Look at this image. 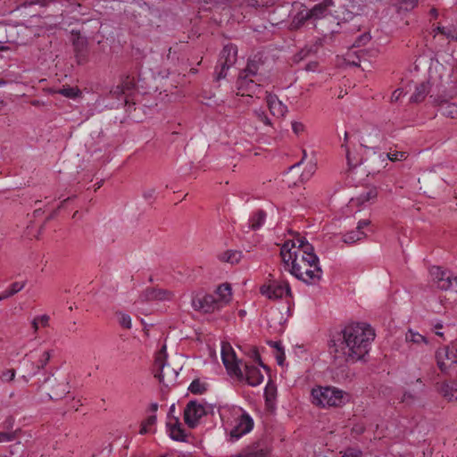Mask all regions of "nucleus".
Returning <instances> with one entry per match:
<instances>
[{
  "label": "nucleus",
  "instance_id": "f257e3e1",
  "mask_svg": "<svg viewBox=\"0 0 457 457\" xmlns=\"http://www.w3.org/2000/svg\"><path fill=\"white\" fill-rule=\"evenodd\" d=\"M375 336L374 329L367 323L349 324L331 336L329 353L340 362L355 363L368 354Z\"/></svg>",
  "mask_w": 457,
  "mask_h": 457
},
{
  "label": "nucleus",
  "instance_id": "f03ea898",
  "mask_svg": "<svg viewBox=\"0 0 457 457\" xmlns=\"http://www.w3.org/2000/svg\"><path fill=\"white\" fill-rule=\"evenodd\" d=\"M295 242L287 240L280 248V256L289 272L306 284H317L322 277L318 256L312 245L303 246V250H295Z\"/></svg>",
  "mask_w": 457,
  "mask_h": 457
},
{
  "label": "nucleus",
  "instance_id": "7ed1b4c3",
  "mask_svg": "<svg viewBox=\"0 0 457 457\" xmlns=\"http://www.w3.org/2000/svg\"><path fill=\"white\" fill-rule=\"evenodd\" d=\"M312 396L316 405L338 407L345 403L347 395L337 387L326 386L313 388Z\"/></svg>",
  "mask_w": 457,
  "mask_h": 457
},
{
  "label": "nucleus",
  "instance_id": "20e7f679",
  "mask_svg": "<svg viewBox=\"0 0 457 457\" xmlns=\"http://www.w3.org/2000/svg\"><path fill=\"white\" fill-rule=\"evenodd\" d=\"M166 346L163 345L155 354L154 368L155 371L154 377L157 378L163 386H169L175 382L179 373L166 365Z\"/></svg>",
  "mask_w": 457,
  "mask_h": 457
},
{
  "label": "nucleus",
  "instance_id": "39448f33",
  "mask_svg": "<svg viewBox=\"0 0 457 457\" xmlns=\"http://www.w3.org/2000/svg\"><path fill=\"white\" fill-rule=\"evenodd\" d=\"M266 80V78H251L245 75L238 74L236 86L237 94L242 96H256L260 98V94L262 92V83Z\"/></svg>",
  "mask_w": 457,
  "mask_h": 457
},
{
  "label": "nucleus",
  "instance_id": "423d86ee",
  "mask_svg": "<svg viewBox=\"0 0 457 457\" xmlns=\"http://www.w3.org/2000/svg\"><path fill=\"white\" fill-rule=\"evenodd\" d=\"M221 359L228 373L230 376H235L238 379L244 378V372L240 367L242 361L237 358L234 350L228 344L222 345Z\"/></svg>",
  "mask_w": 457,
  "mask_h": 457
},
{
  "label": "nucleus",
  "instance_id": "0eeeda50",
  "mask_svg": "<svg viewBox=\"0 0 457 457\" xmlns=\"http://www.w3.org/2000/svg\"><path fill=\"white\" fill-rule=\"evenodd\" d=\"M192 306L204 313H212L223 308L217 296L212 294H197L192 300Z\"/></svg>",
  "mask_w": 457,
  "mask_h": 457
},
{
  "label": "nucleus",
  "instance_id": "6e6552de",
  "mask_svg": "<svg viewBox=\"0 0 457 457\" xmlns=\"http://www.w3.org/2000/svg\"><path fill=\"white\" fill-rule=\"evenodd\" d=\"M208 411L206 406L196 400L189 401L184 410V420L185 423L191 428L197 426L199 420Z\"/></svg>",
  "mask_w": 457,
  "mask_h": 457
},
{
  "label": "nucleus",
  "instance_id": "1a4fd4ad",
  "mask_svg": "<svg viewBox=\"0 0 457 457\" xmlns=\"http://www.w3.org/2000/svg\"><path fill=\"white\" fill-rule=\"evenodd\" d=\"M262 295L269 299H280L285 295H291V288L287 282L270 281L268 285H263L260 288Z\"/></svg>",
  "mask_w": 457,
  "mask_h": 457
},
{
  "label": "nucleus",
  "instance_id": "9d476101",
  "mask_svg": "<svg viewBox=\"0 0 457 457\" xmlns=\"http://www.w3.org/2000/svg\"><path fill=\"white\" fill-rule=\"evenodd\" d=\"M172 298L173 293L171 291L159 287H146L140 293L137 303L170 301Z\"/></svg>",
  "mask_w": 457,
  "mask_h": 457
},
{
  "label": "nucleus",
  "instance_id": "9b49d317",
  "mask_svg": "<svg viewBox=\"0 0 457 457\" xmlns=\"http://www.w3.org/2000/svg\"><path fill=\"white\" fill-rule=\"evenodd\" d=\"M435 359L438 369L446 373L450 368L457 363V355L449 346L439 347L435 353Z\"/></svg>",
  "mask_w": 457,
  "mask_h": 457
},
{
  "label": "nucleus",
  "instance_id": "f8f14e48",
  "mask_svg": "<svg viewBox=\"0 0 457 457\" xmlns=\"http://www.w3.org/2000/svg\"><path fill=\"white\" fill-rule=\"evenodd\" d=\"M253 428V420L249 414L244 412L237 420V425L230 430V441L238 440L242 436L249 433Z\"/></svg>",
  "mask_w": 457,
  "mask_h": 457
},
{
  "label": "nucleus",
  "instance_id": "ddd939ff",
  "mask_svg": "<svg viewBox=\"0 0 457 457\" xmlns=\"http://www.w3.org/2000/svg\"><path fill=\"white\" fill-rule=\"evenodd\" d=\"M71 34L74 37L72 45L77 62L84 64L87 62V40L86 37H81L79 31L72 30Z\"/></svg>",
  "mask_w": 457,
  "mask_h": 457
},
{
  "label": "nucleus",
  "instance_id": "4468645a",
  "mask_svg": "<svg viewBox=\"0 0 457 457\" xmlns=\"http://www.w3.org/2000/svg\"><path fill=\"white\" fill-rule=\"evenodd\" d=\"M334 0H323L322 2L316 4L312 8L307 10L312 19V22H315L321 20L328 15L332 14V8L335 7Z\"/></svg>",
  "mask_w": 457,
  "mask_h": 457
},
{
  "label": "nucleus",
  "instance_id": "2eb2a0df",
  "mask_svg": "<svg viewBox=\"0 0 457 457\" xmlns=\"http://www.w3.org/2000/svg\"><path fill=\"white\" fill-rule=\"evenodd\" d=\"M266 94V102L268 108L270 113L277 117L282 118L287 112V107L285 105L276 95H273L269 92H265Z\"/></svg>",
  "mask_w": 457,
  "mask_h": 457
},
{
  "label": "nucleus",
  "instance_id": "dca6fc26",
  "mask_svg": "<svg viewBox=\"0 0 457 457\" xmlns=\"http://www.w3.org/2000/svg\"><path fill=\"white\" fill-rule=\"evenodd\" d=\"M70 383L67 378L58 380L54 378L52 381L51 393H49V397L52 400L62 399L70 392Z\"/></svg>",
  "mask_w": 457,
  "mask_h": 457
},
{
  "label": "nucleus",
  "instance_id": "f3484780",
  "mask_svg": "<svg viewBox=\"0 0 457 457\" xmlns=\"http://www.w3.org/2000/svg\"><path fill=\"white\" fill-rule=\"evenodd\" d=\"M430 274L438 288L442 290H449V285L451 284L453 274L441 270L440 267H433L430 270Z\"/></svg>",
  "mask_w": 457,
  "mask_h": 457
},
{
  "label": "nucleus",
  "instance_id": "a211bd4d",
  "mask_svg": "<svg viewBox=\"0 0 457 457\" xmlns=\"http://www.w3.org/2000/svg\"><path fill=\"white\" fill-rule=\"evenodd\" d=\"M262 66V62L261 57L254 55L253 58L248 59L246 67L242 70L239 74L245 75L247 77L258 79V78H265L260 72L261 67Z\"/></svg>",
  "mask_w": 457,
  "mask_h": 457
},
{
  "label": "nucleus",
  "instance_id": "6ab92c4d",
  "mask_svg": "<svg viewBox=\"0 0 457 457\" xmlns=\"http://www.w3.org/2000/svg\"><path fill=\"white\" fill-rule=\"evenodd\" d=\"M262 66V62L261 57L254 55L253 58L248 59L246 67L242 70L239 74L245 75L247 77L258 79V78H265L260 72L261 67Z\"/></svg>",
  "mask_w": 457,
  "mask_h": 457
},
{
  "label": "nucleus",
  "instance_id": "aec40b11",
  "mask_svg": "<svg viewBox=\"0 0 457 457\" xmlns=\"http://www.w3.org/2000/svg\"><path fill=\"white\" fill-rule=\"evenodd\" d=\"M244 367V378L248 385L256 386L263 381V375L257 367L247 363H245Z\"/></svg>",
  "mask_w": 457,
  "mask_h": 457
},
{
  "label": "nucleus",
  "instance_id": "412c9836",
  "mask_svg": "<svg viewBox=\"0 0 457 457\" xmlns=\"http://www.w3.org/2000/svg\"><path fill=\"white\" fill-rule=\"evenodd\" d=\"M237 48L235 45H226L220 52L219 62L232 66L237 61Z\"/></svg>",
  "mask_w": 457,
  "mask_h": 457
},
{
  "label": "nucleus",
  "instance_id": "4be33fe9",
  "mask_svg": "<svg viewBox=\"0 0 457 457\" xmlns=\"http://www.w3.org/2000/svg\"><path fill=\"white\" fill-rule=\"evenodd\" d=\"M167 427L169 428L170 436L172 439L177 441H185L187 435L178 418L170 419V420L167 423Z\"/></svg>",
  "mask_w": 457,
  "mask_h": 457
},
{
  "label": "nucleus",
  "instance_id": "5701e85b",
  "mask_svg": "<svg viewBox=\"0 0 457 457\" xmlns=\"http://www.w3.org/2000/svg\"><path fill=\"white\" fill-rule=\"evenodd\" d=\"M429 91H430L429 81H424V82L419 84L415 87V90H414L412 96H411V102L416 103V104L421 103L426 98V96L428 95Z\"/></svg>",
  "mask_w": 457,
  "mask_h": 457
},
{
  "label": "nucleus",
  "instance_id": "b1692460",
  "mask_svg": "<svg viewBox=\"0 0 457 457\" xmlns=\"http://www.w3.org/2000/svg\"><path fill=\"white\" fill-rule=\"evenodd\" d=\"M308 21L312 22V19L309 15L308 11L307 10L299 11L293 17V19L290 22V29H294V30L299 29L303 25H305L306 22H308Z\"/></svg>",
  "mask_w": 457,
  "mask_h": 457
},
{
  "label": "nucleus",
  "instance_id": "393cba45",
  "mask_svg": "<svg viewBox=\"0 0 457 457\" xmlns=\"http://www.w3.org/2000/svg\"><path fill=\"white\" fill-rule=\"evenodd\" d=\"M438 112L445 117L457 119V104L448 101H441L438 104Z\"/></svg>",
  "mask_w": 457,
  "mask_h": 457
},
{
  "label": "nucleus",
  "instance_id": "a878e982",
  "mask_svg": "<svg viewBox=\"0 0 457 457\" xmlns=\"http://www.w3.org/2000/svg\"><path fill=\"white\" fill-rule=\"evenodd\" d=\"M213 295L217 296V300L224 307L231 299V287L228 284H222L218 287Z\"/></svg>",
  "mask_w": 457,
  "mask_h": 457
},
{
  "label": "nucleus",
  "instance_id": "bb28decb",
  "mask_svg": "<svg viewBox=\"0 0 457 457\" xmlns=\"http://www.w3.org/2000/svg\"><path fill=\"white\" fill-rule=\"evenodd\" d=\"M378 196V190L376 187H370L366 192L361 194L355 199H352V203H355L357 205H362L370 201H373Z\"/></svg>",
  "mask_w": 457,
  "mask_h": 457
},
{
  "label": "nucleus",
  "instance_id": "cd10ccee",
  "mask_svg": "<svg viewBox=\"0 0 457 457\" xmlns=\"http://www.w3.org/2000/svg\"><path fill=\"white\" fill-rule=\"evenodd\" d=\"M243 257L242 252L237 250H228L224 253H222L219 259L221 262H228L230 264H237L238 263Z\"/></svg>",
  "mask_w": 457,
  "mask_h": 457
},
{
  "label": "nucleus",
  "instance_id": "c85d7f7f",
  "mask_svg": "<svg viewBox=\"0 0 457 457\" xmlns=\"http://www.w3.org/2000/svg\"><path fill=\"white\" fill-rule=\"evenodd\" d=\"M266 212L263 210L255 212L249 220V227L253 230L259 229L264 223Z\"/></svg>",
  "mask_w": 457,
  "mask_h": 457
},
{
  "label": "nucleus",
  "instance_id": "c756f323",
  "mask_svg": "<svg viewBox=\"0 0 457 457\" xmlns=\"http://www.w3.org/2000/svg\"><path fill=\"white\" fill-rule=\"evenodd\" d=\"M441 393L448 400H457V385L445 383L441 386Z\"/></svg>",
  "mask_w": 457,
  "mask_h": 457
},
{
  "label": "nucleus",
  "instance_id": "7c9ffc66",
  "mask_svg": "<svg viewBox=\"0 0 457 457\" xmlns=\"http://www.w3.org/2000/svg\"><path fill=\"white\" fill-rule=\"evenodd\" d=\"M54 93L60 94L71 99H75L81 94L80 90L77 87L70 86H66L58 90H55Z\"/></svg>",
  "mask_w": 457,
  "mask_h": 457
},
{
  "label": "nucleus",
  "instance_id": "2f4dec72",
  "mask_svg": "<svg viewBox=\"0 0 457 457\" xmlns=\"http://www.w3.org/2000/svg\"><path fill=\"white\" fill-rule=\"evenodd\" d=\"M363 237H365V234L362 232V230L356 229L344 235L343 241L345 244H353L361 240Z\"/></svg>",
  "mask_w": 457,
  "mask_h": 457
},
{
  "label": "nucleus",
  "instance_id": "473e14b6",
  "mask_svg": "<svg viewBox=\"0 0 457 457\" xmlns=\"http://www.w3.org/2000/svg\"><path fill=\"white\" fill-rule=\"evenodd\" d=\"M342 147H345L346 160L350 167L354 168L362 162V158L358 154H353L350 149L345 145H342Z\"/></svg>",
  "mask_w": 457,
  "mask_h": 457
},
{
  "label": "nucleus",
  "instance_id": "72a5a7b5",
  "mask_svg": "<svg viewBox=\"0 0 457 457\" xmlns=\"http://www.w3.org/2000/svg\"><path fill=\"white\" fill-rule=\"evenodd\" d=\"M418 4V0H399L396 4L397 11L409 12L413 10Z\"/></svg>",
  "mask_w": 457,
  "mask_h": 457
},
{
  "label": "nucleus",
  "instance_id": "f704fd0d",
  "mask_svg": "<svg viewBox=\"0 0 457 457\" xmlns=\"http://www.w3.org/2000/svg\"><path fill=\"white\" fill-rule=\"evenodd\" d=\"M120 85L127 95L130 94V92L133 91L136 87L134 78L130 77L129 75L121 77Z\"/></svg>",
  "mask_w": 457,
  "mask_h": 457
},
{
  "label": "nucleus",
  "instance_id": "c9c22d12",
  "mask_svg": "<svg viewBox=\"0 0 457 457\" xmlns=\"http://www.w3.org/2000/svg\"><path fill=\"white\" fill-rule=\"evenodd\" d=\"M188 390L194 395H202L206 391V386L199 379H194L191 382Z\"/></svg>",
  "mask_w": 457,
  "mask_h": 457
},
{
  "label": "nucleus",
  "instance_id": "e433bc0d",
  "mask_svg": "<svg viewBox=\"0 0 457 457\" xmlns=\"http://www.w3.org/2000/svg\"><path fill=\"white\" fill-rule=\"evenodd\" d=\"M51 358V353L49 351H45L41 357L38 360V362L35 364L34 362H29V365L31 367H36L37 370H40L41 369H44L46 365L48 363L49 360Z\"/></svg>",
  "mask_w": 457,
  "mask_h": 457
},
{
  "label": "nucleus",
  "instance_id": "4c0bfd02",
  "mask_svg": "<svg viewBox=\"0 0 457 457\" xmlns=\"http://www.w3.org/2000/svg\"><path fill=\"white\" fill-rule=\"evenodd\" d=\"M386 156L391 162H399L405 160L408 157V153L404 151L390 149V151L386 154Z\"/></svg>",
  "mask_w": 457,
  "mask_h": 457
},
{
  "label": "nucleus",
  "instance_id": "58836bf2",
  "mask_svg": "<svg viewBox=\"0 0 457 457\" xmlns=\"http://www.w3.org/2000/svg\"><path fill=\"white\" fill-rule=\"evenodd\" d=\"M407 342H412L414 344H420L421 342L427 343L426 337L419 333L409 330L405 336Z\"/></svg>",
  "mask_w": 457,
  "mask_h": 457
},
{
  "label": "nucleus",
  "instance_id": "ea45409f",
  "mask_svg": "<svg viewBox=\"0 0 457 457\" xmlns=\"http://www.w3.org/2000/svg\"><path fill=\"white\" fill-rule=\"evenodd\" d=\"M230 67V65H227L226 63H220L218 62V65L215 68L216 79L220 80L225 79L227 76L228 70Z\"/></svg>",
  "mask_w": 457,
  "mask_h": 457
},
{
  "label": "nucleus",
  "instance_id": "a19ab883",
  "mask_svg": "<svg viewBox=\"0 0 457 457\" xmlns=\"http://www.w3.org/2000/svg\"><path fill=\"white\" fill-rule=\"evenodd\" d=\"M19 430L12 432H0V443L13 441L18 436Z\"/></svg>",
  "mask_w": 457,
  "mask_h": 457
},
{
  "label": "nucleus",
  "instance_id": "79ce46f5",
  "mask_svg": "<svg viewBox=\"0 0 457 457\" xmlns=\"http://www.w3.org/2000/svg\"><path fill=\"white\" fill-rule=\"evenodd\" d=\"M450 41H457V29L454 26H447L444 35Z\"/></svg>",
  "mask_w": 457,
  "mask_h": 457
},
{
  "label": "nucleus",
  "instance_id": "37998d69",
  "mask_svg": "<svg viewBox=\"0 0 457 457\" xmlns=\"http://www.w3.org/2000/svg\"><path fill=\"white\" fill-rule=\"evenodd\" d=\"M254 114H255V116H256V118L258 119L259 121L262 122L266 126L271 127V125H272L271 121H270V118L268 117V115L265 113L264 111H262V110H255L254 111Z\"/></svg>",
  "mask_w": 457,
  "mask_h": 457
},
{
  "label": "nucleus",
  "instance_id": "c03bdc74",
  "mask_svg": "<svg viewBox=\"0 0 457 457\" xmlns=\"http://www.w3.org/2000/svg\"><path fill=\"white\" fill-rule=\"evenodd\" d=\"M110 95L113 98H116V99H120L123 95H126V92L124 91V89L122 88L120 83L115 87H113L111 90H110Z\"/></svg>",
  "mask_w": 457,
  "mask_h": 457
},
{
  "label": "nucleus",
  "instance_id": "a18cd8bd",
  "mask_svg": "<svg viewBox=\"0 0 457 457\" xmlns=\"http://www.w3.org/2000/svg\"><path fill=\"white\" fill-rule=\"evenodd\" d=\"M15 378V370L13 369H9L6 370H4L2 374L0 375V378L4 382H11Z\"/></svg>",
  "mask_w": 457,
  "mask_h": 457
},
{
  "label": "nucleus",
  "instance_id": "49530a36",
  "mask_svg": "<svg viewBox=\"0 0 457 457\" xmlns=\"http://www.w3.org/2000/svg\"><path fill=\"white\" fill-rule=\"evenodd\" d=\"M25 287V282H13L11 284L8 289L12 291L13 295L21 291Z\"/></svg>",
  "mask_w": 457,
  "mask_h": 457
},
{
  "label": "nucleus",
  "instance_id": "de8ad7c7",
  "mask_svg": "<svg viewBox=\"0 0 457 457\" xmlns=\"http://www.w3.org/2000/svg\"><path fill=\"white\" fill-rule=\"evenodd\" d=\"M304 129H305V127L302 122H299V121L292 122V129L295 134L300 135L301 133H303L304 131Z\"/></svg>",
  "mask_w": 457,
  "mask_h": 457
},
{
  "label": "nucleus",
  "instance_id": "09e8293b",
  "mask_svg": "<svg viewBox=\"0 0 457 457\" xmlns=\"http://www.w3.org/2000/svg\"><path fill=\"white\" fill-rule=\"evenodd\" d=\"M275 357H276L278 364L279 366H283L285 360H286V354H285L284 349H278V352H275Z\"/></svg>",
  "mask_w": 457,
  "mask_h": 457
},
{
  "label": "nucleus",
  "instance_id": "8fccbe9b",
  "mask_svg": "<svg viewBox=\"0 0 457 457\" xmlns=\"http://www.w3.org/2000/svg\"><path fill=\"white\" fill-rule=\"evenodd\" d=\"M294 241L295 242V248L293 249V251H295V250H303V246H305V245H312L307 241H305V239L303 238V237H298V238H296Z\"/></svg>",
  "mask_w": 457,
  "mask_h": 457
},
{
  "label": "nucleus",
  "instance_id": "3c124183",
  "mask_svg": "<svg viewBox=\"0 0 457 457\" xmlns=\"http://www.w3.org/2000/svg\"><path fill=\"white\" fill-rule=\"evenodd\" d=\"M120 324L126 328H130L131 327V319L127 314H122L120 320Z\"/></svg>",
  "mask_w": 457,
  "mask_h": 457
},
{
  "label": "nucleus",
  "instance_id": "603ef678",
  "mask_svg": "<svg viewBox=\"0 0 457 457\" xmlns=\"http://www.w3.org/2000/svg\"><path fill=\"white\" fill-rule=\"evenodd\" d=\"M252 357L253 358V360L258 362V364L262 367H263L264 369H268V367L263 364V362L262 361V359H261V356H260V353L259 352L257 351V349H253V353H252Z\"/></svg>",
  "mask_w": 457,
  "mask_h": 457
},
{
  "label": "nucleus",
  "instance_id": "864d4df0",
  "mask_svg": "<svg viewBox=\"0 0 457 457\" xmlns=\"http://www.w3.org/2000/svg\"><path fill=\"white\" fill-rule=\"evenodd\" d=\"M30 368H31V371L28 372L26 375H22V376H21V379H22L24 382H26V383H28V382H29V378H31V377L35 376V375L39 371V370H37V368H36V367H31V366H30Z\"/></svg>",
  "mask_w": 457,
  "mask_h": 457
},
{
  "label": "nucleus",
  "instance_id": "5fc2aeb1",
  "mask_svg": "<svg viewBox=\"0 0 457 457\" xmlns=\"http://www.w3.org/2000/svg\"><path fill=\"white\" fill-rule=\"evenodd\" d=\"M370 40V36L369 34H363L358 37L356 40L357 46L365 45Z\"/></svg>",
  "mask_w": 457,
  "mask_h": 457
},
{
  "label": "nucleus",
  "instance_id": "6e6d98bb",
  "mask_svg": "<svg viewBox=\"0 0 457 457\" xmlns=\"http://www.w3.org/2000/svg\"><path fill=\"white\" fill-rule=\"evenodd\" d=\"M311 50L310 49H302L296 55H295V60L296 61H301V60H303L304 58H306L309 54H310Z\"/></svg>",
  "mask_w": 457,
  "mask_h": 457
},
{
  "label": "nucleus",
  "instance_id": "4d7b16f0",
  "mask_svg": "<svg viewBox=\"0 0 457 457\" xmlns=\"http://www.w3.org/2000/svg\"><path fill=\"white\" fill-rule=\"evenodd\" d=\"M36 318L38 319L39 325H41L42 327H47L48 326V324H49V316L48 315L44 314V315H41V316H37Z\"/></svg>",
  "mask_w": 457,
  "mask_h": 457
},
{
  "label": "nucleus",
  "instance_id": "13d9d810",
  "mask_svg": "<svg viewBox=\"0 0 457 457\" xmlns=\"http://www.w3.org/2000/svg\"><path fill=\"white\" fill-rule=\"evenodd\" d=\"M449 286V290L457 293V276H452L451 284Z\"/></svg>",
  "mask_w": 457,
  "mask_h": 457
},
{
  "label": "nucleus",
  "instance_id": "bf43d9fd",
  "mask_svg": "<svg viewBox=\"0 0 457 457\" xmlns=\"http://www.w3.org/2000/svg\"><path fill=\"white\" fill-rule=\"evenodd\" d=\"M365 431V428L361 424H356L353 428V432L356 433L357 435H361Z\"/></svg>",
  "mask_w": 457,
  "mask_h": 457
},
{
  "label": "nucleus",
  "instance_id": "052dcab7",
  "mask_svg": "<svg viewBox=\"0 0 457 457\" xmlns=\"http://www.w3.org/2000/svg\"><path fill=\"white\" fill-rule=\"evenodd\" d=\"M145 423L149 428L154 426L156 422V416L155 415H150L145 420L143 421Z\"/></svg>",
  "mask_w": 457,
  "mask_h": 457
},
{
  "label": "nucleus",
  "instance_id": "680f3d73",
  "mask_svg": "<svg viewBox=\"0 0 457 457\" xmlns=\"http://www.w3.org/2000/svg\"><path fill=\"white\" fill-rule=\"evenodd\" d=\"M14 423V419L12 416H9L4 422V426L5 428H12Z\"/></svg>",
  "mask_w": 457,
  "mask_h": 457
},
{
  "label": "nucleus",
  "instance_id": "e2e57ef3",
  "mask_svg": "<svg viewBox=\"0 0 457 457\" xmlns=\"http://www.w3.org/2000/svg\"><path fill=\"white\" fill-rule=\"evenodd\" d=\"M12 295L13 294L12 293V291L7 288L0 294V301L7 299Z\"/></svg>",
  "mask_w": 457,
  "mask_h": 457
},
{
  "label": "nucleus",
  "instance_id": "0e129e2a",
  "mask_svg": "<svg viewBox=\"0 0 457 457\" xmlns=\"http://www.w3.org/2000/svg\"><path fill=\"white\" fill-rule=\"evenodd\" d=\"M370 224L369 220H362L358 222L357 230H361L363 228L367 227Z\"/></svg>",
  "mask_w": 457,
  "mask_h": 457
},
{
  "label": "nucleus",
  "instance_id": "69168bd1",
  "mask_svg": "<svg viewBox=\"0 0 457 457\" xmlns=\"http://www.w3.org/2000/svg\"><path fill=\"white\" fill-rule=\"evenodd\" d=\"M361 453L359 451H356L354 449H348L346 452H345V457H349L351 455V457H357Z\"/></svg>",
  "mask_w": 457,
  "mask_h": 457
},
{
  "label": "nucleus",
  "instance_id": "338daca9",
  "mask_svg": "<svg viewBox=\"0 0 457 457\" xmlns=\"http://www.w3.org/2000/svg\"><path fill=\"white\" fill-rule=\"evenodd\" d=\"M245 4L254 8L260 6L258 0H245Z\"/></svg>",
  "mask_w": 457,
  "mask_h": 457
},
{
  "label": "nucleus",
  "instance_id": "774afa93",
  "mask_svg": "<svg viewBox=\"0 0 457 457\" xmlns=\"http://www.w3.org/2000/svg\"><path fill=\"white\" fill-rule=\"evenodd\" d=\"M445 28L446 27H445V26H436L435 29H433V32L444 35V33L445 31Z\"/></svg>",
  "mask_w": 457,
  "mask_h": 457
}]
</instances>
